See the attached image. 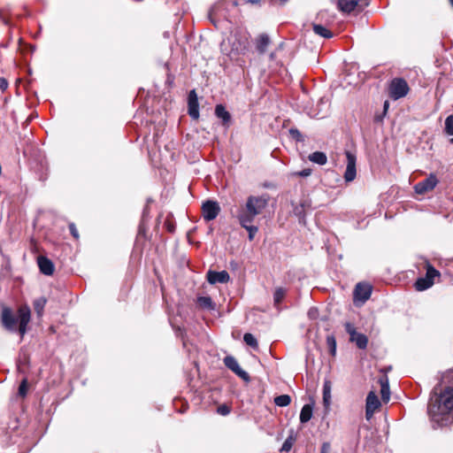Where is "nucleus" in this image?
<instances>
[{"mask_svg":"<svg viewBox=\"0 0 453 453\" xmlns=\"http://www.w3.org/2000/svg\"><path fill=\"white\" fill-rule=\"evenodd\" d=\"M445 132L449 135H453V115L449 116L445 120ZM450 142L453 143V137Z\"/></svg>","mask_w":453,"mask_h":453,"instance_id":"31","label":"nucleus"},{"mask_svg":"<svg viewBox=\"0 0 453 453\" xmlns=\"http://www.w3.org/2000/svg\"><path fill=\"white\" fill-rule=\"evenodd\" d=\"M380 384L382 401L387 403L390 399V390L388 378L384 377L380 379Z\"/></svg>","mask_w":453,"mask_h":453,"instance_id":"17","label":"nucleus"},{"mask_svg":"<svg viewBox=\"0 0 453 453\" xmlns=\"http://www.w3.org/2000/svg\"><path fill=\"white\" fill-rule=\"evenodd\" d=\"M37 264L42 273L44 275H52L55 270L54 264L46 257L40 256L37 258Z\"/></svg>","mask_w":453,"mask_h":453,"instance_id":"12","label":"nucleus"},{"mask_svg":"<svg viewBox=\"0 0 453 453\" xmlns=\"http://www.w3.org/2000/svg\"><path fill=\"white\" fill-rule=\"evenodd\" d=\"M229 280L230 276L226 271H209L207 273V280L210 284L226 283Z\"/></svg>","mask_w":453,"mask_h":453,"instance_id":"11","label":"nucleus"},{"mask_svg":"<svg viewBox=\"0 0 453 453\" xmlns=\"http://www.w3.org/2000/svg\"><path fill=\"white\" fill-rule=\"evenodd\" d=\"M319 316V311H318V309L317 308H311L308 311V317L311 319H316Z\"/></svg>","mask_w":453,"mask_h":453,"instance_id":"39","label":"nucleus"},{"mask_svg":"<svg viewBox=\"0 0 453 453\" xmlns=\"http://www.w3.org/2000/svg\"><path fill=\"white\" fill-rule=\"evenodd\" d=\"M240 225L245 228L249 233V240L252 241L254 239L255 234L258 231V227L254 226L253 223H243L242 221H239Z\"/></svg>","mask_w":453,"mask_h":453,"instance_id":"27","label":"nucleus"},{"mask_svg":"<svg viewBox=\"0 0 453 453\" xmlns=\"http://www.w3.org/2000/svg\"><path fill=\"white\" fill-rule=\"evenodd\" d=\"M224 2H218L212 5L209 11V19L213 24H216L215 17L219 15L220 10L224 7Z\"/></svg>","mask_w":453,"mask_h":453,"instance_id":"24","label":"nucleus"},{"mask_svg":"<svg viewBox=\"0 0 453 453\" xmlns=\"http://www.w3.org/2000/svg\"><path fill=\"white\" fill-rule=\"evenodd\" d=\"M309 160L319 165H324L327 162V157L324 152L315 151L309 155Z\"/></svg>","mask_w":453,"mask_h":453,"instance_id":"20","label":"nucleus"},{"mask_svg":"<svg viewBox=\"0 0 453 453\" xmlns=\"http://www.w3.org/2000/svg\"><path fill=\"white\" fill-rule=\"evenodd\" d=\"M243 341L245 342V343L252 348H257V339L254 337L253 334H250V333H246L243 336Z\"/></svg>","mask_w":453,"mask_h":453,"instance_id":"32","label":"nucleus"},{"mask_svg":"<svg viewBox=\"0 0 453 453\" xmlns=\"http://www.w3.org/2000/svg\"><path fill=\"white\" fill-rule=\"evenodd\" d=\"M188 114L193 119L199 118V104L197 97L188 100Z\"/></svg>","mask_w":453,"mask_h":453,"instance_id":"21","label":"nucleus"},{"mask_svg":"<svg viewBox=\"0 0 453 453\" xmlns=\"http://www.w3.org/2000/svg\"><path fill=\"white\" fill-rule=\"evenodd\" d=\"M388 107V103L385 102V104H384V110L387 111Z\"/></svg>","mask_w":453,"mask_h":453,"instance_id":"46","label":"nucleus"},{"mask_svg":"<svg viewBox=\"0 0 453 453\" xmlns=\"http://www.w3.org/2000/svg\"><path fill=\"white\" fill-rule=\"evenodd\" d=\"M290 403H291V398L288 395H280L274 398V403L280 407L288 406L290 404Z\"/></svg>","mask_w":453,"mask_h":453,"instance_id":"28","label":"nucleus"},{"mask_svg":"<svg viewBox=\"0 0 453 453\" xmlns=\"http://www.w3.org/2000/svg\"><path fill=\"white\" fill-rule=\"evenodd\" d=\"M372 294V287L367 283L359 282L356 285L354 290L355 301H360L362 303L366 302Z\"/></svg>","mask_w":453,"mask_h":453,"instance_id":"9","label":"nucleus"},{"mask_svg":"<svg viewBox=\"0 0 453 453\" xmlns=\"http://www.w3.org/2000/svg\"><path fill=\"white\" fill-rule=\"evenodd\" d=\"M197 304L200 308L208 311L215 310L216 307V304L210 296H199L197 298Z\"/></svg>","mask_w":453,"mask_h":453,"instance_id":"19","label":"nucleus"},{"mask_svg":"<svg viewBox=\"0 0 453 453\" xmlns=\"http://www.w3.org/2000/svg\"><path fill=\"white\" fill-rule=\"evenodd\" d=\"M286 295V289L283 288H278L275 289L273 294V301L275 305H279L284 299Z\"/></svg>","mask_w":453,"mask_h":453,"instance_id":"30","label":"nucleus"},{"mask_svg":"<svg viewBox=\"0 0 453 453\" xmlns=\"http://www.w3.org/2000/svg\"><path fill=\"white\" fill-rule=\"evenodd\" d=\"M322 453H325V452H322Z\"/></svg>","mask_w":453,"mask_h":453,"instance_id":"50","label":"nucleus"},{"mask_svg":"<svg viewBox=\"0 0 453 453\" xmlns=\"http://www.w3.org/2000/svg\"><path fill=\"white\" fill-rule=\"evenodd\" d=\"M313 31L316 35L323 38H331L333 36V33L322 25L314 24Z\"/></svg>","mask_w":453,"mask_h":453,"instance_id":"26","label":"nucleus"},{"mask_svg":"<svg viewBox=\"0 0 453 453\" xmlns=\"http://www.w3.org/2000/svg\"><path fill=\"white\" fill-rule=\"evenodd\" d=\"M358 2L359 0H338V7L342 12L349 13L354 11Z\"/></svg>","mask_w":453,"mask_h":453,"instance_id":"15","label":"nucleus"},{"mask_svg":"<svg viewBox=\"0 0 453 453\" xmlns=\"http://www.w3.org/2000/svg\"><path fill=\"white\" fill-rule=\"evenodd\" d=\"M18 393L20 396H23V397L27 395V380L26 378L23 379L22 381L20 382Z\"/></svg>","mask_w":453,"mask_h":453,"instance_id":"34","label":"nucleus"},{"mask_svg":"<svg viewBox=\"0 0 453 453\" xmlns=\"http://www.w3.org/2000/svg\"><path fill=\"white\" fill-rule=\"evenodd\" d=\"M410 90L407 81L403 78L393 79L388 86V95L393 100L404 97Z\"/></svg>","mask_w":453,"mask_h":453,"instance_id":"4","label":"nucleus"},{"mask_svg":"<svg viewBox=\"0 0 453 453\" xmlns=\"http://www.w3.org/2000/svg\"><path fill=\"white\" fill-rule=\"evenodd\" d=\"M46 303H47V299L43 296L39 297L33 302L35 311L36 312L38 317L42 316Z\"/></svg>","mask_w":453,"mask_h":453,"instance_id":"22","label":"nucleus"},{"mask_svg":"<svg viewBox=\"0 0 453 453\" xmlns=\"http://www.w3.org/2000/svg\"><path fill=\"white\" fill-rule=\"evenodd\" d=\"M249 1H250V3H252V4H255V3H257V2H258V0H249Z\"/></svg>","mask_w":453,"mask_h":453,"instance_id":"47","label":"nucleus"},{"mask_svg":"<svg viewBox=\"0 0 453 453\" xmlns=\"http://www.w3.org/2000/svg\"><path fill=\"white\" fill-rule=\"evenodd\" d=\"M18 319L15 318L11 308L3 306L1 310L2 326L10 332L17 330L16 325L19 323L18 332L22 339L27 331V326L31 320V310L27 304H22L18 308Z\"/></svg>","mask_w":453,"mask_h":453,"instance_id":"2","label":"nucleus"},{"mask_svg":"<svg viewBox=\"0 0 453 453\" xmlns=\"http://www.w3.org/2000/svg\"><path fill=\"white\" fill-rule=\"evenodd\" d=\"M345 329L346 332L349 334V337L353 336L357 332L356 331V328L351 323H346L345 324Z\"/></svg>","mask_w":453,"mask_h":453,"instance_id":"38","label":"nucleus"},{"mask_svg":"<svg viewBox=\"0 0 453 453\" xmlns=\"http://www.w3.org/2000/svg\"><path fill=\"white\" fill-rule=\"evenodd\" d=\"M380 406V402L373 391L369 392L366 397L365 404V418L366 419L372 418L376 410Z\"/></svg>","mask_w":453,"mask_h":453,"instance_id":"10","label":"nucleus"},{"mask_svg":"<svg viewBox=\"0 0 453 453\" xmlns=\"http://www.w3.org/2000/svg\"><path fill=\"white\" fill-rule=\"evenodd\" d=\"M270 38L267 35L262 34L256 40V48L260 54H264L270 44Z\"/></svg>","mask_w":453,"mask_h":453,"instance_id":"14","label":"nucleus"},{"mask_svg":"<svg viewBox=\"0 0 453 453\" xmlns=\"http://www.w3.org/2000/svg\"><path fill=\"white\" fill-rule=\"evenodd\" d=\"M331 382L326 380L323 384V403L326 409H329L331 404Z\"/></svg>","mask_w":453,"mask_h":453,"instance_id":"18","label":"nucleus"},{"mask_svg":"<svg viewBox=\"0 0 453 453\" xmlns=\"http://www.w3.org/2000/svg\"><path fill=\"white\" fill-rule=\"evenodd\" d=\"M311 171L310 169H303V171L296 173V175L307 177L311 174Z\"/></svg>","mask_w":453,"mask_h":453,"instance_id":"43","label":"nucleus"},{"mask_svg":"<svg viewBox=\"0 0 453 453\" xmlns=\"http://www.w3.org/2000/svg\"><path fill=\"white\" fill-rule=\"evenodd\" d=\"M270 57H271V58L273 59V58H274V54H273V53H272Z\"/></svg>","mask_w":453,"mask_h":453,"instance_id":"48","label":"nucleus"},{"mask_svg":"<svg viewBox=\"0 0 453 453\" xmlns=\"http://www.w3.org/2000/svg\"><path fill=\"white\" fill-rule=\"evenodd\" d=\"M291 135L296 138L297 141L301 140V133L297 130V129H295V128H291L289 130Z\"/></svg>","mask_w":453,"mask_h":453,"instance_id":"41","label":"nucleus"},{"mask_svg":"<svg viewBox=\"0 0 453 453\" xmlns=\"http://www.w3.org/2000/svg\"><path fill=\"white\" fill-rule=\"evenodd\" d=\"M434 284V281L431 280H428L427 278H418L417 281L415 282V288L418 291H423L430 287H432Z\"/></svg>","mask_w":453,"mask_h":453,"instance_id":"25","label":"nucleus"},{"mask_svg":"<svg viewBox=\"0 0 453 453\" xmlns=\"http://www.w3.org/2000/svg\"><path fill=\"white\" fill-rule=\"evenodd\" d=\"M194 97H197L195 90H191L188 95V100L194 99Z\"/></svg>","mask_w":453,"mask_h":453,"instance_id":"45","label":"nucleus"},{"mask_svg":"<svg viewBox=\"0 0 453 453\" xmlns=\"http://www.w3.org/2000/svg\"><path fill=\"white\" fill-rule=\"evenodd\" d=\"M292 438H288L282 444L281 451H289L292 448Z\"/></svg>","mask_w":453,"mask_h":453,"instance_id":"37","label":"nucleus"},{"mask_svg":"<svg viewBox=\"0 0 453 453\" xmlns=\"http://www.w3.org/2000/svg\"><path fill=\"white\" fill-rule=\"evenodd\" d=\"M224 364L229 369L231 370L233 372H234L237 376H239L241 379H242L243 380L245 381H250V375L248 374L247 372L243 371L237 360L232 357V356H226L225 358H224Z\"/></svg>","mask_w":453,"mask_h":453,"instance_id":"7","label":"nucleus"},{"mask_svg":"<svg viewBox=\"0 0 453 453\" xmlns=\"http://www.w3.org/2000/svg\"><path fill=\"white\" fill-rule=\"evenodd\" d=\"M215 115L222 120L224 126H228L231 120L230 113L226 110L222 104H218L215 107Z\"/></svg>","mask_w":453,"mask_h":453,"instance_id":"13","label":"nucleus"},{"mask_svg":"<svg viewBox=\"0 0 453 453\" xmlns=\"http://www.w3.org/2000/svg\"><path fill=\"white\" fill-rule=\"evenodd\" d=\"M8 88V81L4 78H0V89L4 91Z\"/></svg>","mask_w":453,"mask_h":453,"instance_id":"42","label":"nucleus"},{"mask_svg":"<svg viewBox=\"0 0 453 453\" xmlns=\"http://www.w3.org/2000/svg\"><path fill=\"white\" fill-rule=\"evenodd\" d=\"M230 411H231V408L226 404H221L217 409V412L222 416L228 415L230 413Z\"/></svg>","mask_w":453,"mask_h":453,"instance_id":"35","label":"nucleus"},{"mask_svg":"<svg viewBox=\"0 0 453 453\" xmlns=\"http://www.w3.org/2000/svg\"><path fill=\"white\" fill-rule=\"evenodd\" d=\"M426 273L425 277L427 278L428 280H431L434 281V278L440 277V275H441L440 272L438 270H436L430 264H426Z\"/></svg>","mask_w":453,"mask_h":453,"instance_id":"29","label":"nucleus"},{"mask_svg":"<svg viewBox=\"0 0 453 453\" xmlns=\"http://www.w3.org/2000/svg\"><path fill=\"white\" fill-rule=\"evenodd\" d=\"M69 229H70V232H71V234L75 238V239H78L79 238V234H78V230L75 226V225L73 223H71L69 225Z\"/></svg>","mask_w":453,"mask_h":453,"instance_id":"40","label":"nucleus"},{"mask_svg":"<svg viewBox=\"0 0 453 453\" xmlns=\"http://www.w3.org/2000/svg\"><path fill=\"white\" fill-rule=\"evenodd\" d=\"M203 217L206 221L213 220L220 211L219 203L215 201L208 200L202 206Z\"/></svg>","mask_w":453,"mask_h":453,"instance_id":"5","label":"nucleus"},{"mask_svg":"<svg viewBox=\"0 0 453 453\" xmlns=\"http://www.w3.org/2000/svg\"><path fill=\"white\" fill-rule=\"evenodd\" d=\"M269 202V196H250L244 205L241 206L237 212L238 221L253 223L255 218L260 215Z\"/></svg>","mask_w":453,"mask_h":453,"instance_id":"3","label":"nucleus"},{"mask_svg":"<svg viewBox=\"0 0 453 453\" xmlns=\"http://www.w3.org/2000/svg\"><path fill=\"white\" fill-rule=\"evenodd\" d=\"M246 50V46H245V45H242V44H240V46H239V47H236V48H235V50H236L237 52H242V51H243V50Z\"/></svg>","mask_w":453,"mask_h":453,"instance_id":"44","label":"nucleus"},{"mask_svg":"<svg viewBox=\"0 0 453 453\" xmlns=\"http://www.w3.org/2000/svg\"><path fill=\"white\" fill-rule=\"evenodd\" d=\"M345 155H346V158H347V165H346V170L344 173V180L347 182H350L355 180L356 175H357V170H356L357 157L350 151H346Z\"/></svg>","mask_w":453,"mask_h":453,"instance_id":"6","label":"nucleus"},{"mask_svg":"<svg viewBox=\"0 0 453 453\" xmlns=\"http://www.w3.org/2000/svg\"><path fill=\"white\" fill-rule=\"evenodd\" d=\"M312 417V406L310 404H305L303 406L300 413V421L301 423L308 422Z\"/></svg>","mask_w":453,"mask_h":453,"instance_id":"23","label":"nucleus"},{"mask_svg":"<svg viewBox=\"0 0 453 453\" xmlns=\"http://www.w3.org/2000/svg\"><path fill=\"white\" fill-rule=\"evenodd\" d=\"M451 5L453 6V0H449Z\"/></svg>","mask_w":453,"mask_h":453,"instance_id":"49","label":"nucleus"},{"mask_svg":"<svg viewBox=\"0 0 453 453\" xmlns=\"http://www.w3.org/2000/svg\"><path fill=\"white\" fill-rule=\"evenodd\" d=\"M349 341L355 342L360 349H365L368 343L367 336L360 333H357L353 336L349 337Z\"/></svg>","mask_w":453,"mask_h":453,"instance_id":"16","label":"nucleus"},{"mask_svg":"<svg viewBox=\"0 0 453 453\" xmlns=\"http://www.w3.org/2000/svg\"><path fill=\"white\" fill-rule=\"evenodd\" d=\"M434 389L427 407L431 421L439 426L453 423V388L445 387L440 393Z\"/></svg>","mask_w":453,"mask_h":453,"instance_id":"1","label":"nucleus"},{"mask_svg":"<svg viewBox=\"0 0 453 453\" xmlns=\"http://www.w3.org/2000/svg\"><path fill=\"white\" fill-rule=\"evenodd\" d=\"M326 343L329 348L330 353L332 355H334L336 352V340H335L334 336L328 335L326 337Z\"/></svg>","mask_w":453,"mask_h":453,"instance_id":"33","label":"nucleus"},{"mask_svg":"<svg viewBox=\"0 0 453 453\" xmlns=\"http://www.w3.org/2000/svg\"><path fill=\"white\" fill-rule=\"evenodd\" d=\"M438 183V180L434 174H430L424 180L417 183L414 187L415 192L417 194H426L428 191L433 190Z\"/></svg>","mask_w":453,"mask_h":453,"instance_id":"8","label":"nucleus"},{"mask_svg":"<svg viewBox=\"0 0 453 453\" xmlns=\"http://www.w3.org/2000/svg\"><path fill=\"white\" fill-rule=\"evenodd\" d=\"M447 380L448 382L450 383V385L449 386H446L447 388H453V370L448 372L444 376H443V381Z\"/></svg>","mask_w":453,"mask_h":453,"instance_id":"36","label":"nucleus"}]
</instances>
